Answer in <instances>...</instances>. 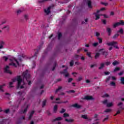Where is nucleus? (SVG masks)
Listing matches in <instances>:
<instances>
[{"label":"nucleus","mask_w":124,"mask_h":124,"mask_svg":"<svg viewBox=\"0 0 124 124\" xmlns=\"http://www.w3.org/2000/svg\"><path fill=\"white\" fill-rule=\"evenodd\" d=\"M12 83H14L15 82H16V81H17V89H20V86L23 81V79L21 78V76H17L16 78L12 79Z\"/></svg>","instance_id":"f257e3e1"},{"label":"nucleus","mask_w":124,"mask_h":124,"mask_svg":"<svg viewBox=\"0 0 124 124\" xmlns=\"http://www.w3.org/2000/svg\"><path fill=\"white\" fill-rule=\"evenodd\" d=\"M23 78L26 79L27 82H28V85L29 86L31 85V80H28V79H30V78H31V75L30 74H28V70H26V71L24 72L23 73Z\"/></svg>","instance_id":"f03ea898"},{"label":"nucleus","mask_w":124,"mask_h":124,"mask_svg":"<svg viewBox=\"0 0 124 124\" xmlns=\"http://www.w3.org/2000/svg\"><path fill=\"white\" fill-rule=\"evenodd\" d=\"M108 46H113L114 47H115L116 49H120L119 48V46H118L117 45H116L118 44V42L116 41H112L109 43H108L106 44Z\"/></svg>","instance_id":"7ed1b4c3"},{"label":"nucleus","mask_w":124,"mask_h":124,"mask_svg":"<svg viewBox=\"0 0 124 124\" xmlns=\"http://www.w3.org/2000/svg\"><path fill=\"white\" fill-rule=\"evenodd\" d=\"M119 26H124V20H120L119 22H116V23L113 24V28H117V27H119Z\"/></svg>","instance_id":"20e7f679"},{"label":"nucleus","mask_w":124,"mask_h":124,"mask_svg":"<svg viewBox=\"0 0 124 124\" xmlns=\"http://www.w3.org/2000/svg\"><path fill=\"white\" fill-rule=\"evenodd\" d=\"M67 69H68V68L66 67L62 71H61V74H64L65 77H68V76H69V74L67 72Z\"/></svg>","instance_id":"39448f33"},{"label":"nucleus","mask_w":124,"mask_h":124,"mask_svg":"<svg viewBox=\"0 0 124 124\" xmlns=\"http://www.w3.org/2000/svg\"><path fill=\"white\" fill-rule=\"evenodd\" d=\"M2 30L4 31L5 32H9V31H10V26L8 25H5L2 28Z\"/></svg>","instance_id":"423d86ee"},{"label":"nucleus","mask_w":124,"mask_h":124,"mask_svg":"<svg viewBox=\"0 0 124 124\" xmlns=\"http://www.w3.org/2000/svg\"><path fill=\"white\" fill-rule=\"evenodd\" d=\"M53 7V6H49L47 9L44 10L45 13H46V15H49L51 13V8Z\"/></svg>","instance_id":"0eeeda50"},{"label":"nucleus","mask_w":124,"mask_h":124,"mask_svg":"<svg viewBox=\"0 0 124 124\" xmlns=\"http://www.w3.org/2000/svg\"><path fill=\"white\" fill-rule=\"evenodd\" d=\"M9 66H6L4 69V72H5V73H8L11 75V74H12V72H11V71H10V70H9Z\"/></svg>","instance_id":"6e6552de"},{"label":"nucleus","mask_w":124,"mask_h":124,"mask_svg":"<svg viewBox=\"0 0 124 124\" xmlns=\"http://www.w3.org/2000/svg\"><path fill=\"white\" fill-rule=\"evenodd\" d=\"M84 99H86V100H93V97L92 96H85L84 97Z\"/></svg>","instance_id":"1a4fd4ad"},{"label":"nucleus","mask_w":124,"mask_h":124,"mask_svg":"<svg viewBox=\"0 0 124 124\" xmlns=\"http://www.w3.org/2000/svg\"><path fill=\"white\" fill-rule=\"evenodd\" d=\"M37 55H38V49L36 50L34 55L31 59H34V60L36 59L37 58Z\"/></svg>","instance_id":"9d476101"},{"label":"nucleus","mask_w":124,"mask_h":124,"mask_svg":"<svg viewBox=\"0 0 124 124\" xmlns=\"http://www.w3.org/2000/svg\"><path fill=\"white\" fill-rule=\"evenodd\" d=\"M86 3L89 8H93V6H92V1L91 0H87Z\"/></svg>","instance_id":"9b49d317"},{"label":"nucleus","mask_w":124,"mask_h":124,"mask_svg":"<svg viewBox=\"0 0 124 124\" xmlns=\"http://www.w3.org/2000/svg\"><path fill=\"white\" fill-rule=\"evenodd\" d=\"M107 31L108 32V36H110L111 35V33H112V30L110 28H107Z\"/></svg>","instance_id":"f8f14e48"},{"label":"nucleus","mask_w":124,"mask_h":124,"mask_svg":"<svg viewBox=\"0 0 124 124\" xmlns=\"http://www.w3.org/2000/svg\"><path fill=\"white\" fill-rule=\"evenodd\" d=\"M73 107H74L75 108H77V109H80L82 107L81 105H78V104H75L73 105Z\"/></svg>","instance_id":"ddd939ff"},{"label":"nucleus","mask_w":124,"mask_h":124,"mask_svg":"<svg viewBox=\"0 0 124 124\" xmlns=\"http://www.w3.org/2000/svg\"><path fill=\"white\" fill-rule=\"evenodd\" d=\"M61 120H62V118L61 117H57L55 118V119H53L52 122L54 123V122H56V121H61Z\"/></svg>","instance_id":"4468645a"},{"label":"nucleus","mask_w":124,"mask_h":124,"mask_svg":"<svg viewBox=\"0 0 124 124\" xmlns=\"http://www.w3.org/2000/svg\"><path fill=\"white\" fill-rule=\"evenodd\" d=\"M33 114H34V111L32 110L30 113V114L29 117L28 118V120H31V118H32V116H33Z\"/></svg>","instance_id":"2eb2a0df"},{"label":"nucleus","mask_w":124,"mask_h":124,"mask_svg":"<svg viewBox=\"0 0 124 124\" xmlns=\"http://www.w3.org/2000/svg\"><path fill=\"white\" fill-rule=\"evenodd\" d=\"M57 111H58V105H56L54 106L53 112L54 113H57Z\"/></svg>","instance_id":"dca6fc26"},{"label":"nucleus","mask_w":124,"mask_h":124,"mask_svg":"<svg viewBox=\"0 0 124 124\" xmlns=\"http://www.w3.org/2000/svg\"><path fill=\"white\" fill-rule=\"evenodd\" d=\"M65 121L67 122V123H73L74 122V119H65Z\"/></svg>","instance_id":"f3484780"},{"label":"nucleus","mask_w":124,"mask_h":124,"mask_svg":"<svg viewBox=\"0 0 124 124\" xmlns=\"http://www.w3.org/2000/svg\"><path fill=\"white\" fill-rule=\"evenodd\" d=\"M6 22H7V20L6 19H3L1 21V23L0 24V26H2V25H4L6 24Z\"/></svg>","instance_id":"a211bd4d"},{"label":"nucleus","mask_w":124,"mask_h":124,"mask_svg":"<svg viewBox=\"0 0 124 124\" xmlns=\"http://www.w3.org/2000/svg\"><path fill=\"white\" fill-rule=\"evenodd\" d=\"M47 102V100H44L42 102V107L43 108L45 107L46 106V103Z\"/></svg>","instance_id":"6ab92c4d"},{"label":"nucleus","mask_w":124,"mask_h":124,"mask_svg":"<svg viewBox=\"0 0 124 124\" xmlns=\"http://www.w3.org/2000/svg\"><path fill=\"white\" fill-rule=\"evenodd\" d=\"M119 36H120V34L116 33L114 34L113 36H112V38L113 39H116L117 38H118V37H119Z\"/></svg>","instance_id":"aec40b11"},{"label":"nucleus","mask_w":124,"mask_h":124,"mask_svg":"<svg viewBox=\"0 0 124 124\" xmlns=\"http://www.w3.org/2000/svg\"><path fill=\"white\" fill-rule=\"evenodd\" d=\"M118 33H120V34H124V29L123 28H121L118 31Z\"/></svg>","instance_id":"412c9836"},{"label":"nucleus","mask_w":124,"mask_h":124,"mask_svg":"<svg viewBox=\"0 0 124 124\" xmlns=\"http://www.w3.org/2000/svg\"><path fill=\"white\" fill-rule=\"evenodd\" d=\"M93 14H94L95 15V17L96 18L95 19V20H99L100 17L99 16H100V15H96V13H94Z\"/></svg>","instance_id":"4be33fe9"},{"label":"nucleus","mask_w":124,"mask_h":124,"mask_svg":"<svg viewBox=\"0 0 124 124\" xmlns=\"http://www.w3.org/2000/svg\"><path fill=\"white\" fill-rule=\"evenodd\" d=\"M105 64L104 63H101L100 64V67H99L98 69H102V68H103V67H104Z\"/></svg>","instance_id":"5701e85b"},{"label":"nucleus","mask_w":124,"mask_h":124,"mask_svg":"<svg viewBox=\"0 0 124 124\" xmlns=\"http://www.w3.org/2000/svg\"><path fill=\"white\" fill-rule=\"evenodd\" d=\"M28 108H29V106L27 105L26 106V108L24 109V110L22 111L23 114H25V113H27V111H28Z\"/></svg>","instance_id":"b1692460"},{"label":"nucleus","mask_w":124,"mask_h":124,"mask_svg":"<svg viewBox=\"0 0 124 124\" xmlns=\"http://www.w3.org/2000/svg\"><path fill=\"white\" fill-rule=\"evenodd\" d=\"M5 86V84H3L2 85H0V92H1L2 93H3L4 91L3 89H2V88Z\"/></svg>","instance_id":"393cba45"},{"label":"nucleus","mask_w":124,"mask_h":124,"mask_svg":"<svg viewBox=\"0 0 124 124\" xmlns=\"http://www.w3.org/2000/svg\"><path fill=\"white\" fill-rule=\"evenodd\" d=\"M23 11H24V10L22 9L18 10L17 11V15H19V14H21V13H22Z\"/></svg>","instance_id":"a878e982"},{"label":"nucleus","mask_w":124,"mask_h":124,"mask_svg":"<svg viewBox=\"0 0 124 124\" xmlns=\"http://www.w3.org/2000/svg\"><path fill=\"white\" fill-rule=\"evenodd\" d=\"M100 56V54H99V53H96L94 56L95 60H96V59L99 58Z\"/></svg>","instance_id":"bb28decb"},{"label":"nucleus","mask_w":124,"mask_h":124,"mask_svg":"<svg viewBox=\"0 0 124 124\" xmlns=\"http://www.w3.org/2000/svg\"><path fill=\"white\" fill-rule=\"evenodd\" d=\"M62 89V86H59L57 89H56L55 91V93H57L59 91H61Z\"/></svg>","instance_id":"cd10ccee"},{"label":"nucleus","mask_w":124,"mask_h":124,"mask_svg":"<svg viewBox=\"0 0 124 124\" xmlns=\"http://www.w3.org/2000/svg\"><path fill=\"white\" fill-rule=\"evenodd\" d=\"M44 44V42H41L40 43V45L38 46L39 50H40V49H41V47L42 46V45H43Z\"/></svg>","instance_id":"c85d7f7f"},{"label":"nucleus","mask_w":124,"mask_h":124,"mask_svg":"<svg viewBox=\"0 0 124 124\" xmlns=\"http://www.w3.org/2000/svg\"><path fill=\"white\" fill-rule=\"evenodd\" d=\"M10 112V109L9 108H8L7 109H5V110H3V112L5 113V114H8Z\"/></svg>","instance_id":"c756f323"},{"label":"nucleus","mask_w":124,"mask_h":124,"mask_svg":"<svg viewBox=\"0 0 124 124\" xmlns=\"http://www.w3.org/2000/svg\"><path fill=\"white\" fill-rule=\"evenodd\" d=\"M112 64L115 66L117 64H119V62L117 61H115L114 62H112Z\"/></svg>","instance_id":"7c9ffc66"},{"label":"nucleus","mask_w":124,"mask_h":124,"mask_svg":"<svg viewBox=\"0 0 124 124\" xmlns=\"http://www.w3.org/2000/svg\"><path fill=\"white\" fill-rule=\"evenodd\" d=\"M25 58V55H22V56H20L18 58V60L19 61V62H22V58Z\"/></svg>","instance_id":"2f4dec72"},{"label":"nucleus","mask_w":124,"mask_h":124,"mask_svg":"<svg viewBox=\"0 0 124 124\" xmlns=\"http://www.w3.org/2000/svg\"><path fill=\"white\" fill-rule=\"evenodd\" d=\"M81 118L84 119V120H88V116H87L86 115H81Z\"/></svg>","instance_id":"473e14b6"},{"label":"nucleus","mask_w":124,"mask_h":124,"mask_svg":"<svg viewBox=\"0 0 124 124\" xmlns=\"http://www.w3.org/2000/svg\"><path fill=\"white\" fill-rule=\"evenodd\" d=\"M9 65H12L13 66H15V67H17V65H16V64L14 62H11L9 64Z\"/></svg>","instance_id":"72a5a7b5"},{"label":"nucleus","mask_w":124,"mask_h":124,"mask_svg":"<svg viewBox=\"0 0 124 124\" xmlns=\"http://www.w3.org/2000/svg\"><path fill=\"white\" fill-rule=\"evenodd\" d=\"M107 107H112L113 106V103H109L107 105Z\"/></svg>","instance_id":"f704fd0d"},{"label":"nucleus","mask_w":124,"mask_h":124,"mask_svg":"<svg viewBox=\"0 0 124 124\" xmlns=\"http://www.w3.org/2000/svg\"><path fill=\"white\" fill-rule=\"evenodd\" d=\"M56 66H57V62H55L53 67L52 68V71H54V70H55V69H56Z\"/></svg>","instance_id":"c9c22d12"},{"label":"nucleus","mask_w":124,"mask_h":124,"mask_svg":"<svg viewBox=\"0 0 124 124\" xmlns=\"http://www.w3.org/2000/svg\"><path fill=\"white\" fill-rule=\"evenodd\" d=\"M51 1L52 0H40L39 1V3H42L44 2V1Z\"/></svg>","instance_id":"e433bc0d"},{"label":"nucleus","mask_w":124,"mask_h":124,"mask_svg":"<svg viewBox=\"0 0 124 124\" xmlns=\"http://www.w3.org/2000/svg\"><path fill=\"white\" fill-rule=\"evenodd\" d=\"M63 117L64 118L68 117H69V114H68L67 113H65L63 114Z\"/></svg>","instance_id":"4c0bfd02"},{"label":"nucleus","mask_w":124,"mask_h":124,"mask_svg":"<svg viewBox=\"0 0 124 124\" xmlns=\"http://www.w3.org/2000/svg\"><path fill=\"white\" fill-rule=\"evenodd\" d=\"M74 64V61L73 60H71L70 62V66H73Z\"/></svg>","instance_id":"58836bf2"},{"label":"nucleus","mask_w":124,"mask_h":124,"mask_svg":"<svg viewBox=\"0 0 124 124\" xmlns=\"http://www.w3.org/2000/svg\"><path fill=\"white\" fill-rule=\"evenodd\" d=\"M120 69V67H117L114 69V72H117V71H119Z\"/></svg>","instance_id":"ea45409f"},{"label":"nucleus","mask_w":124,"mask_h":124,"mask_svg":"<svg viewBox=\"0 0 124 124\" xmlns=\"http://www.w3.org/2000/svg\"><path fill=\"white\" fill-rule=\"evenodd\" d=\"M62 33L60 32L58 33V39L59 40H60L61 39V37H62Z\"/></svg>","instance_id":"a19ab883"},{"label":"nucleus","mask_w":124,"mask_h":124,"mask_svg":"<svg viewBox=\"0 0 124 124\" xmlns=\"http://www.w3.org/2000/svg\"><path fill=\"white\" fill-rule=\"evenodd\" d=\"M24 19L26 20V21H28L29 20V16L28 15H24Z\"/></svg>","instance_id":"79ce46f5"},{"label":"nucleus","mask_w":124,"mask_h":124,"mask_svg":"<svg viewBox=\"0 0 124 124\" xmlns=\"http://www.w3.org/2000/svg\"><path fill=\"white\" fill-rule=\"evenodd\" d=\"M121 84H124V77L121 78Z\"/></svg>","instance_id":"37998d69"},{"label":"nucleus","mask_w":124,"mask_h":124,"mask_svg":"<svg viewBox=\"0 0 124 124\" xmlns=\"http://www.w3.org/2000/svg\"><path fill=\"white\" fill-rule=\"evenodd\" d=\"M97 39L99 41V43L101 44V43H102V39H101V38L98 37Z\"/></svg>","instance_id":"c03bdc74"},{"label":"nucleus","mask_w":124,"mask_h":124,"mask_svg":"<svg viewBox=\"0 0 124 124\" xmlns=\"http://www.w3.org/2000/svg\"><path fill=\"white\" fill-rule=\"evenodd\" d=\"M105 64H106V65H107V66H108V65H110V64H111V62H105Z\"/></svg>","instance_id":"a18cd8bd"},{"label":"nucleus","mask_w":124,"mask_h":124,"mask_svg":"<svg viewBox=\"0 0 124 124\" xmlns=\"http://www.w3.org/2000/svg\"><path fill=\"white\" fill-rule=\"evenodd\" d=\"M111 111H112V109H107L105 110V113H109L110 112H111Z\"/></svg>","instance_id":"49530a36"},{"label":"nucleus","mask_w":124,"mask_h":124,"mask_svg":"<svg viewBox=\"0 0 124 124\" xmlns=\"http://www.w3.org/2000/svg\"><path fill=\"white\" fill-rule=\"evenodd\" d=\"M66 93H75V91H74V90H70V91H66Z\"/></svg>","instance_id":"de8ad7c7"},{"label":"nucleus","mask_w":124,"mask_h":124,"mask_svg":"<svg viewBox=\"0 0 124 124\" xmlns=\"http://www.w3.org/2000/svg\"><path fill=\"white\" fill-rule=\"evenodd\" d=\"M98 46V43L97 42L93 44V47H96Z\"/></svg>","instance_id":"09e8293b"},{"label":"nucleus","mask_w":124,"mask_h":124,"mask_svg":"<svg viewBox=\"0 0 124 124\" xmlns=\"http://www.w3.org/2000/svg\"><path fill=\"white\" fill-rule=\"evenodd\" d=\"M13 85V82H10L9 83V88H13V86H12Z\"/></svg>","instance_id":"8fccbe9b"},{"label":"nucleus","mask_w":124,"mask_h":124,"mask_svg":"<svg viewBox=\"0 0 124 124\" xmlns=\"http://www.w3.org/2000/svg\"><path fill=\"white\" fill-rule=\"evenodd\" d=\"M64 112H65V109L64 108H62V110L60 111L61 114H63V113H64Z\"/></svg>","instance_id":"3c124183"},{"label":"nucleus","mask_w":124,"mask_h":124,"mask_svg":"<svg viewBox=\"0 0 124 124\" xmlns=\"http://www.w3.org/2000/svg\"><path fill=\"white\" fill-rule=\"evenodd\" d=\"M121 113V110H118L117 111V112H116V113L114 115V116L116 117V116H117V115H119V114Z\"/></svg>","instance_id":"603ef678"},{"label":"nucleus","mask_w":124,"mask_h":124,"mask_svg":"<svg viewBox=\"0 0 124 124\" xmlns=\"http://www.w3.org/2000/svg\"><path fill=\"white\" fill-rule=\"evenodd\" d=\"M101 4H103V5H105V6H107L108 5V3H105L103 2H101Z\"/></svg>","instance_id":"864d4df0"},{"label":"nucleus","mask_w":124,"mask_h":124,"mask_svg":"<svg viewBox=\"0 0 124 124\" xmlns=\"http://www.w3.org/2000/svg\"><path fill=\"white\" fill-rule=\"evenodd\" d=\"M72 81H73V78H69L68 79V83H70L71 82H72Z\"/></svg>","instance_id":"5fc2aeb1"},{"label":"nucleus","mask_w":124,"mask_h":124,"mask_svg":"<svg viewBox=\"0 0 124 124\" xmlns=\"http://www.w3.org/2000/svg\"><path fill=\"white\" fill-rule=\"evenodd\" d=\"M3 60H4L5 62H7V60H8V58L6 57V56H3Z\"/></svg>","instance_id":"6e6d98bb"},{"label":"nucleus","mask_w":124,"mask_h":124,"mask_svg":"<svg viewBox=\"0 0 124 124\" xmlns=\"http://www.w3.org/2000/svg\"><path fill=\"white\" fill-rule=\"evenodd\" d=\"M102 97H109V94L106 93L104 95H103Z\"/></svg>","instance_id":"4d7b16f0"},{"label":"nucleus","mask_w":124,"mask_h":124,"mask_svg":"<svg viewBox=\"0 0 124 124\" xmlns=\"http://www.w3.org/2000/svg\"><path fill=\"white\" fill-rule=\"evenodd\" d=\"M108 100H105L103 101V104H108Z\"/></svg>","instance_id":"13d9d810"},{"label":"nucleus","mask_w":124,"mask_h":124,"mask_svg":"<svg viewBox=\"0 0 124 124\" xmlns=\"http://www.w3.org/2000/svg\"><path fill=\"white\" fill-rule=\"evenodd\" d=\"M83 79V77H79L78 79V80L80 82V81H82V80Z\"/></svg>","instance_id":"bf43d9fd"},{"label":"nucleus","mask_w":124,"mask_h":124,"mask_svg":"<svg viewBox=\"0 0 124 124\" xmlns=\"http://www.w3.org/2000/svg\"><path fill=\"white\" fill-rule=\"evenodd\" d=\"M75 58L76 60H78V59H79V55H78L77 54H75Z\"/></svg>","instance_id":"052dcab7"},{"label":"nucleus","mask_w":124,"mask_h":124,"mask_svg":"<svg viewBox=\"0 0 124 124\" xmlns=\"http://www.w3.org/2000/svg\"><path fill=\"white\" fill-rule=\"evenodd\" d=\"M87 55L89 58H92V55H91V52H87Z\"/></svg>","instance_id":"680f3d73"},{"label":"nucleus","mask_w":124,"mask_h":124,"mask_svg":"<svg viewBox=\"0 0 124 124\" xmlns=\"http://www.w3.org/2000/svg\"><path fill=\"white\" fill-rule=\"evenodd\" d=\"M14 61H15V62H16L17 65H19L20 64L19 63V62H18V60H17V59L14 58Z\"/></svg>","instance_id":"e2e57ef3"},{"label":"nucleus","mask_w":124,"mask_h":124,"mask_svg":"<svg viewBox=\"0 0 124 124\" xmlns=\"http://www.w3.org/2000/svg\"><path fill=\"white\" fill-rule=\"evenodd\" d=\"M110 84L111 85V86H116V83H115V82H111L110 83Z\"/></svg>","instance_id":"0e129e2a"},{"label":"nucleus","mask_w":124,"mask_h":124,"mask_svg":"<svg viewBox=\"0 0 124 124\" xmlns=\"http://www.w3.org/2000/svg\"><path fill=\"white\" fill-rule=\"evenodd\" d=\"M94 66H96V64L91 65L90 67L91 68H93Z\"/></svg>","instance_id":"69168bd1"},{"label":"nucleus","mask_w":124,"mask_h":124,"mask_svg":"<svg viewBox=\"0 0 124 124\" xmlns=\"http://www.w3.org/2000/svg\"><path fill=\"white\" fill-rule=\"evenodd\" d=\"M82 50H83V49L82 48H79L77 51V53H80L81 52V51H82Z\"/></svg>","instance_id":"338daca9"},{"label":"nucleus","mask_w":124,"mask_h":124,"mask_svg":"<svg viewBox=\"0 0 124 124\" xmlns=\"http://www.w3.org/2000/svg\"><path fill=\"white\" fill-rule=\"evenodd\" d=\"M100 35V33H98V32H96V36H97V37H98Z\"/></svg>","instance_id":"774afa93"}]
</instances>
